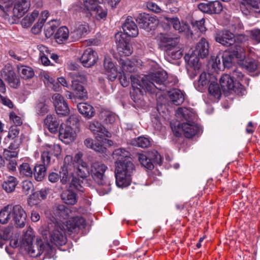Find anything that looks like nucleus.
<instances>
[{
	"instance_id": "obj_41",
	"label": "nucleus",
	"mask_w": 260,
	"mask_h": 260,
	"mask_svg": "<svg viewBox=\"0 0 260 260\" xmlns=\"http://www.w3.org/2000/svg\"><path fill=\"white\" fill-rule=\"evenodd\" d=\"M85 145L89 148H91L96 152L100 153H105L106 148L102 144L93 143V141L90 138H87L84 141Z\"/></svg>"
},
{
	"instance_id": "obj_57",
	"label": "nucleus",
	"mask_w": 260,
	"mask_h": 260,
	"mask_svg": "<svg viewBox=\"0 0 260 260\" xmlns=\"http://www.w3.org/2000/svg\"><path fill=\"white\" fill-rule=\"evenodd\" d=\"M167 54L170 56L172 59H178L180 58L182 55V51L176 47L173 49H171L166 52Z\"/></svg>"
},
{
	"instance_id": "obj_12",
	"label": "nucleus",
	"mask_w": 260,
	"mask_h": 260,
	"mask_svg": "<svg viewBox=\"0 0 260 260\" xmlns=\"http://www.w3.org/2000/svg\"><path fill=\"white\" fill-rule=\"evenodd\" d=\"M56 113L61 116H67L70 114V108L64 98L59 93H54L52 96Z\"/></svg>"
},
{
	"instance_id": "obj_44",
	"label": "nucleus",
	"mask_w": 260,
	"mask_h": 260,
	"mask_svg": "<svg viewBox=\"0 0 260 260\" xmlns=\"http://www.w3.org/2000/svg\"><path fill=\"white\" fill-rule=\"evenodd\" d=\"M119 63L121 66L123 73L124 72L132 73L135 70L134 63L127 58L125 59L120 58Z\"/></svg>"
},
{
	"instance_id": "obj_6",
	"label": "nucleus",
	"mask_w": 260,
	"mask_h": 260,
	"mask_svg": "<svg viewBox=\"0 0 260 260\" xmlns=\"http://www.w3.org/2000/svg\"><path fill=\"white\" fill-rule=\"evenodd\" d=\"M107 167L102 162L95 161L91 164L90 174L93 179L99 185L107 186V190L105 193L110 191L109 183L107 185L106 177L105 173L107 170Z\"/></svg>"
},
{
	"instance_id": "obj_31",
	"label": "nucleus",
	"mask_w": 260,
	"mask_h": 260,
	"mask_svg": "<svg viewBox=\"0 0 260 260\" xmlns=\"http://www.w3.org/2000/svg\"><path fill=\"white\" fill-rule=\"evenodd\" d=\"M130 156V152L123 148L115 149L112 154L113 159L116 160L115 162H123L125 159L129 160Z\"/></svg>"
},
{
	"instance_id": "obj_60",
	"label": "nucleus",
	"mask_w": 260,
	"mask_h": 260,
	"mask_svg": "<svg viewBox=\"0 0 260 260\" xmlns=\"http://www.w3.org/2000/svg\"><path fill=\"white\" fill-rule=\"evenodd\" d=\"M221 54H218L216 56H212L211 60V63L212 68L216 69H220L221 68Z\"/></svg>"
},
{
	"instance_id": "obj_35",
	"label": "nucleus",
	"mask_w": 260,
	"mask_h": 260,
	"mask_svg": "<svg viewBox=\"0 0 260 260\" xmlns=\"http://www.w3.org/2000/svg\"><path fill=\"white\" fill-rule=\"evenodd\" d=\"M53 212L56 216L66 219L69 216L71 211L64 205H57L54 206Z\"/></svg>"
},
{
	"instance_id": "obj_3",
	"label": "nucleus",
	"mask_w": 260,
	"mask_h": 260,
	"mask_svg": "<svg viewBox=\"0 0 260 260\" xmlns=\"http://www.w3.org/2000/svg\"><path fill=\"white\" fill-rule=\"evenodd\" d=\"M135 171V167L129 160L115 162V175L116 184L119 187L128 186L132 181V176Z\"/></svg>"
},
{
	"instance_id": "obj_21",
	"label": "nucleus",
	"mask_w": 260,
	"mask_h": 260,
	"mask_svg": "<svg viewBox=\"0 0 260 260\" xmlns=\"http://www.w3.org/2000/svg\"><path fill=\"white\" fill-rule=\"evenodd\" d=\"M89 18H95L97 20L104 19L107 15V10L106 8L101 5L95 6L89 11H85L84 14Z\"/></svg>"
},
{
	"instance_id": "obj_18",
	"label": "nucleus",
	"mask_w": 260,
	"mask_h": 260,
	"mask_svg": "<svg viewBox=\"0 0 260 260\" xmlns=\"http://www.w3.org/2000/svg\"><path fill=\"white\" fill-rule=\"evenodd\" d=\"M136 20L140 27L145 29H151L156 21L155 17L146 13L139 14Z\"/></svg>"
},
{
	"instance_id": "obj_51",
	"label": "nucleus",
	"mask_w": 260,
	"mask_h": 260,
	"mask_svg": "<svg viewBox=\"0 0 260 260\" xmlns=\"http://www.w3.org/2000/svg\"><path fill=\"white\" fill-rule=\"evenodd\" d=\"M208 90L210 94L214 96L215 98L219 99L221 95V90L219 85L217 83H211Z\"/></svg>"
},
{
	"instance_id": "obj_4",
	"label": "nucleus",
	"mask_w": 260,
	"mask_h": 260,
	"mask_svg": "<svg viewBox=\"0 0 260 260\" xmlns=\"http://www.w3.org/2000/svg\"><path fill=\"white\" fill-rule=\"evenodd\" d=\"M253 55L254 53L250 48H237L236 55L238 64L249 72L260 71V65L252 58Z\"/></svg>"
},
{
	"instance_id": "obj_17",
	"label": "nucleus",
	"mask_w": 260,
	"mask_h": 260,
	"mask_svg": "<svg viewBox=\"0 0 260 260\" xmlns=\"http://www.w3.org/2000/svg\"><path fill=\"white\" fill-rule=\"evenodd\" d=\"M88 128L94 135H97L100 138L111 137V134L98 121L93 120L89 122Z\"/></svg>"
},
{
	"instance_id": "obj_37",
	"label": "nucleus",
	"mask_w": 260,
	"mask_h": 260,
	"mask_svg": "<svg viewBox=\"0 0 260 260\" xmlns=\"http://www.w3.org/2000/svg\"><path fill=\"white\" fill-rule=\"evenodd\" d=\"M185 62L187 63L186 69L188 73L193 72L195 70V53L194 50H190L184 56Z\"/></svg>"
},
{
	"instance_id": "obj_45",
	"label": "nucleus",
	"mask_w": 260,
	"mask_h": 260,
	"mask_svg": "<svg viewBox=\"0 0 260 260\" xmlns=\"http://www.w3.org/2000/svg\"><path fill=\"white\" fill-rule=\"evenodd\" d=\"M71 76L73 78V80L72 81V88L73 90L77 89L78 86L81 85L79 82H84L86 80L85 76L79 73H71Z\"/></svg>"
},
{
	"instance_id": "obj_32",
	"label": "nucleus",
	"mask_w": 260,
	"mask_h": 260,
	"mask_svg": "<svg viewBox=\"0 0 260 260\" xmlns=\"http://www.w3.org/2000/svg\"><path fill=\"white\" fill-rule=\"evenodd\" d=\"M169 98L175 105L181 104L184 101L183 92L178 89H173L169 92Z\"/></svg>"
},
{
	"instance_id": "obj_46",
	"label": "nucleus",
	"mask_w": 260,
	"mask_h": 260,
	"mask_svg": "<svg viewBox=\"0 0 260 260\" xmlns=\"http://www.w3.org/2000/svg\"><path fill=\"white\" fill-rule=\"evenodd\" d=\"M39 16V12L35 10L30 15H27L21 21V24L24 27H29Z\"/></svg>"
},
{
	"instance_id": "obj_54",
	"label": "nucleus",
	"mask_w": 260,
	"mask_h": 260,
	"mask_svg": "<svg viewBox=\"0 0 260 260\" xmlns=\"http://www.w3.org/2000/svg\"><path fill=\"white\" fill-rule=\"evenodd\" d=\"M48 149L44 152H48L49 156H58L61 152L60 146L58 144L49 145L48 146Z\"/></svg>"
},
{
	"instance_id": "obj_53",
	"label": "nucleus",
	"mask_w": 260,
	"mask_h": 260,
	"mask_svg": "<svg viewBox=\"0 0 260 260\" xmlns=\"http://www.w3.org/2000/svg\"><path fill=\"white\" fill-rule=\"evenodd\" d=\"M210 13L218 14L222 11V6L219 1L210 2Z\"/></svg>"
},
{
	"instance_id": "obj_63",
	"label": "nucleus",
	"mask_w": 260,
	"mask_h": 260,
	"mask_svg": "<svg viewBox=\"0 0 260 260\" xmlns=\"http://www.w3.org/2000/svg\"><path fill=\"white\" fill-rule=\"evenodd\" d=\"M9 117L10 120L15 124V126L20 125L22 123L21 118L14 112L10 113Z\"/></svg>"
},
{
	"instance_id": "obj_10",
	"label": "nucleus",
	"mask_w": 260,
	"mask_h": 260,
	"mask_svg": "<svg viewBox=\"0 0 260 260\" xmlns=\"http://www.w3.org/2000/svg\"><path fill=\"white\" fill-rule=\"evenodd\" d=\"M73 116H70L67 121V124H62L59 131V139L64 143L69 144L73 142L77 136L76 132L70 126L68 125L70 122L71 123V120L73 119Z\"/></svg>"
},
{
	"instance_id": "obj_62",
	"label": "nucleus",
	"mask_w": 260,
	"mask_h": 260,
	"mask_svg": "<svg viewBox=\"0 0 260 260\" xmlns=\"http://www.w3.org/2000/svg\"><path fill=\"white\" fill-rule=\"evenodd\" d=\"M9 54L11 57L18 61H22L25 59V55L24 54H22L14 50L9 51Z\"/></svg>"
},
{
	"instance_id": "obj_16",
	"label": "nucleus",
	"mask_w": 260,
	"mask_h": 260,
	"mask_svg": "<svg viewBox=\"0 0 260 260\" xmlns=\"http://www.w3.org/2000/svg\"><path fill=\"white\" fill-rule=\"evenodd\" d=\"M98 56L96 52L91 48L86 49L80 58V61L86 68L93 66L97 61Z\"/></svg>"
},
{
	"instance_id": "obj_56",
	"label": "nucleus",
	"mask_w": 260,
	"mask_h": 260,
	"mask_svg": "<svg viewBox=\"0 0 260 260\" xmlns=\"http://www.w3.org/2000/svg\"><path fill=\"white\" fill-rule=\"evenodd\" d=\"M19 171L21 174H22L26 177H31L32 172L27 163H23L20 166Z\"/></svg>"
},
{
	"instance_id": "obj_20",
	"label": "nucleus",
	"mask_w": 260,
	"mask_h": 260,
	"mask_svg": "<svg viewBox=\"0 0 260 260\" xmlns=\"http://www.w3.org/2000/svg\"><path fill=\"white\" fill-rule=\"evenodd\" d=\"M88 29V25L85 22H78L73 30L70 34L72 41H76L84 36Z\"/></svg>"
},
{
	"instance_id": "obj_42",
	"label": "nucleus",
	"mask_w": 260,
	"mask_h": 260,
	"mask_svg": "<svg viewBox=\"0 0 260 260\" xmlns=\"http://www.w3.org/2000/svg\"><path fill=\"white\" fill-rule=\"evenodd\" d=\"M193 114V112L190 109L185 107H180L178 108L176 111V116L178 118L181 120H188Z\"/></svg>"
},
{
	"instance_id": "obj_64",
	"label": "nucleus",
	"mask_w": 260,
	"mask_h": 260,
	"mask_svg": "<svg viewBox=\"0 0 260 260\" xmlns=\"http://www.w3.org/2000/svg\"><path fill=\"white\" fill-rule=\"evenodd\" d=\"M55 29L56 26L54 25L46 26L45 28V36L47 38H50L54 33Z\"/></svg>"
},
{
	"instance_id": "obj_40",
	"label": "nucleus",
	"mask_w": 260,
	"mask_h": 260,
	"mask_svg": "<svg viewBox=\"0 0 260 260\" xmlns=\"http://www.w3.org/2000/svg\"><path fill=\"white\" fill-rule=\"evenodd\" d=\"M11 217H12V206L8 205L0 211V222L2 224L8 223Z\"/></svg>"
},
{
	"instance_id": "obj_36",
	"label": "nucleus",
	"mask_w": 260,
	"mask_h": 260,
	"mask_svg": "<svg viewBox=\"0 0 260 260\" xmlns=\"http://www.w3.org/2000/svg\"><path fill=\"white\" fill-rule=\"evenodd\" d=\"M181 129L184 136L191 138L195 135V125L193 122L188 121L181 124Z\"/></svg>"
},
{
	"instance_id": "obj_29",
	"label": "nucleus",
	"mask_w": 260,
	"mask_h": 260,
	"mask_svg": "<svg viewBox=\"0 0 260 260\" xmlns=\"http://www.w3.org/2000/svg\"><path fill=\"white\" fill-rule=\"evenodd\" d=\"M77 108L79 112L88 119L91 118L95 114L94 108L87 103H79Z\"/></svg>"
},
{
	"instance_id": "obj_48",
	"label": "nucleus",
	"mask_w": 260,
	"mask_h": 260,
	"mask_svg": "<svg viewBox=\"0 0 260 260\" xmlns=\"http://www.w3.org/2000/svg\"><path fill=\"white\" fill-rule=\"evenodd\" d=\"M132 144L141 148H147L150 145V140L144 137H139L132 141Z\"/></svg>"
},
{
	"instance_id": "obj_61",
	"label": "nucleus",
	"mask_w": 260,
	"mask_h": 260,
	"mask_svg": "<svg viewBox=\"0 0 260 260\" xmlns=\"http://www.w3.org/2000/svg\"><path fill=\"white\" fill-rule=\"evenodd\" d=\"M11 233L10 228H6L0 230V238L4 240H8L10 238Z\"/></svg>"
},
{
	"instance_id": "obj_33",
	"label": "nucleus",
	"mask_w": 260,
	"mask_h": 260,
	"mask_svg": "<svg viewBox=\"0 0 260 260\" xmlns=\"http://www.w3.org/2000/svg\"><path fill=\"white\" fill-rule=\"evenodd\" d=\"M19 146V143L16 144L11 143L9 147V149H5L3 153L4 158L6 161L16 159L18 155L17 149Z\"/></svg>"
},
{
	"instance_id": "obj_59",
	"label": "nucleus",
	"mask_w": 260,
	"mask_h": 260,
	"mask_svg": "<svg viewBox=\"0 0 260 260\" xmlns=\"http://www.w3.org/2000/svg\"><path fill=\"white\" fill-rule=\"evenodd\" d=\"M247 32L250 35L251 39L257 43H260V29H255Z\"/></svg>"
},
{
	"instance_id": "obj_52",
	"label": "nucleus",
	"mask_w": 260,
	"mask_h": 260,
	"mask_svg": "<svg viewBox=\"0 0 260 260\" xmlns=\"http://www.w3.org/2000/svg\"><path fill=\"white\" fill-rule=\"evenodd\" d=\"M241 3L252 7L256 12H260V0H241Z\"/></svg>"
},
{
	"instance_id": "obj_26",
	"label": "nucleus",
	"mask_w": 260,
	"mask_h": 260,
	"mask_svg": "<svg viewBox=\"0 0 260 260\" xmlns=\"http://www.w3.org/2000/svg\"><path fill=\"white\" fill-rule=\"evenodd\" d=\"M71 168L73 175H76L81 178H85L90 174L86 162L74 166L71 165Z\"/></svg>"
},
{
	"instance_id": "obj_14",
	"label": "nucleus",
	"mask_w": 260,
	"mask_h": 260,
	"mask_svg": "<svg viewBox=\"0 0 260 260\" xmlns=\"http://www.w3.org/2000/svg\"><path fill=\"white\" fill-rule=\"evenodd\" d=\"M12 217L17 227L24 226L27 215L21 206L17 205L12 207Z\"/></svg>"
},
{
	"instance_id": "obj_11",
	"label": "nucleus",
	"mask_w": 260,
	"mask_h": 260,
	"mask_svg": "<svg viewBox=\"0 0 260 260\" xmlns=\"http://www.w3.org/2000/svg\"><path fill=\"white\" fill-rule=\"evenodd\" d=\"M43 164L37 165L34 168V177L38 181H42L45 176L46 167L50 163V157L48 152H43L41 155Z\"/></svg>"
},
{
	"instance_id": "obj_58",
	"label": "nucleus",
	"mask_w": 260,
	"mask_h": 260,
	"mask_svg": "<svg viewBox=\"0 0 260 260\" xmlns=\"http://www.w3.org/2000/svg\"><path fill=\"white\" fill-rule=\"evenodd\" d=\"M22 190L26 194H29L34 189V185L31 181L24 180L22 182Z\"/></svg>"
},
{
	"instance_id": "obj_1",
	"label": "nucleus",
	"mask_w": 260,
	"mask_h": 260,
	"mask_svg": "<svg viewBox=\"0 0 260 260\" xmlns=\"http://www.w3.org/2000/svg\"><path fill=\"white\" fill-rule=\"evenodd\" d=\"M167 77V73L165 71H158L143 77L138 75H131L133 87V91H131V94L133 101L135 102L137 101V99L134 96V92L141 95L143 93L142 89L150 92H154L155 88L160 90H164V85Z\"/></svg>"
},
{
	"instance_id": "obj_50",
	"label": "nucleus",
	"mask_w": 260,
	"mask_h": 260,
	"mask_svg": "<svg viewBox=\"0 0 260 260\" xmlns=\"http://www.w3.org/2000/svg\"><path fill=\"white\" fill-rule=\"evenodd\" d=\"M209 75L205 73H203L201 74L199 79L198 90L200 91L206 88L209 83Z\"/></svg>"
},
{
	"instance_id": "obj_13",
	"label": "nucleus",
	"mask_w": 260,
	"mask_h": 260,
	"mask_svg": "<svg viewBox=\"0 0 260 260\" xmlns=\"http://www.w3.org/2000/svg\"><path fill=\"white\" fill-rule=\"evenodd\" d=\"M215 41L223 46L229 47L235 44V35L228 31H217L214 34Z\"/></svg>"
},
{
	"instance_id": "obj_9",
	"label": "nucleus",
	"mask_w": 260,
	"mask_h": 260,
	"mask_svg": "<svg viewBox=\"0 0 260 260\" xmlns=\"http://www.w3.org/2000/svg\"><path fill=\"white\" fill-rule=\"evenodd\" d=\"M220 84L224 91H233L238 94H244L245 89L241 84L235 82L229 75H222L220 79Z\"/></svg>"
},
{
	"instance_id": "obj_39",
	"label": "nucleus",
	"mask_w": 260,
	"mask_h": 260,
	"mask_svg": "<svg viewBox=\"0 0 260 260\" xmlns=\"http://www.w3.org/2000/svg\"><path fill=\"white\" fill-rule=\"evenodd\" d=\"M61 199L67 204L74 205L77 202L76 194L71 190H66L62 193Z\"/></svg>"
},
{
	"instance_id": "obj_30",
	"label": "nucleus",
	"mask_w": 260,
	"mask_h": 260,
	"mask_svg": "<svg viewBox=\"0 0 260 260\" xmlns=\"http://www.w3.org/2000/svg\"><path fill=\"white\" fill-rule=\"evenodd\" d=\"M45 126L52 133H55L58 131L59 122L55 116L48 115L44 121Z\"/></svg>"
},
{
	"instance_id": "obj_2",
	"label": "nucleus",
	"mask_w": 260,
	"mask_h": 260,
	"mask_svg": "<svg viewBox=\"0 0 260 260\" xmlns=\"http://www.w3.org/2000/svg\"><path fill=\"white\" fill-rule=\"evenodd\" d=\"M85 220L82 217H74L67 221L66 224L60 222L50 223L48 224L50 241L56 245H62L66 243L65 232L73 233L84 228Z\"/></svg>"
},
{
	"instance_id": "obj_49",
	"label": "nucleus",
	"mask_w": 260,
	"mask_h": 260,
	"mask_svg": "<svg viewBox=\"0 0 260 260\" xmlns=\"http://www.w3.org/2000/svg\"><path fill=\"white\" fill-rule=\"evenodd\" d=\"M48 12L44 11L42 13L41 18L39 19L38 22L32 28V31L34 33H38L43 26V24L48 17Z\"/></svg>"
},
{
	"instance_id": "obj_15",
	"label": "nucleus",
	"mask_w": 260,
	"mask_h": 260,
	"mask_svg": "<svg viewBox=\"0 0 260 260\" xmlns=\"http://www.w3.org/2000/svg\"><path fill=\"white\" fill-rule=\"evenodd\" d=\"M72 160V157L71 155H67L64 159V165L59 173L60 181L62 184H66L69 182L71 176L74 175L71 168V164H70V162Z\"/></svg>"
},
{
	"instance_id": "obj_19",
	"label": "nucleus",
	"mask_w": 260,
	"mask_h": 260,
	"mask_svg": "<svg viewBox=\"0 0 260 260\" xmlns=\"http://www.w3.org/2000/svg\"><path fill=\"white\" fill-rule=\"evenodd\" d=\"M11 69L10 64H7L5 66V69L2 70V73L5 74L6 80L8 81L10 86L16 88L20 85V79Z\"/></svg>"
},
{
	"instance_id": "obj_27",
	"label": "nucleus",
	"mask_w": 260,
	"mask_h": 260,
	"mask_svg": "<svg viewBox=\"0 0 260 260\" xmlns=\"http://www.w3.org/2000/svg\"><path fill=\"white\" fill-rule=\"evenodd\" d=\"M209 44L207 40L202 38L196 46V52L201 58L206 57L209 54Z\"/></svg>"
},
{
	"instance_id": "obj_34",
	"label": "nucleus",
	"mask_w": 260,
	"mask_h": 260,
	"mask_svg": "<svg viewBox=\"0 0 260 260\" xmlns=\"http://www.w3.org/2000/svg\"><path fill=\"white\" fill-rule=\"evenodd\" d=\"M70 37L68 28L62 26L58 28L55 34L54 39L58 44H62Z\"/></svg>"
},
{
	"instance_id": "obj_7",
	"label": "nucleus",
	"mask_w": 260,
	"mask_h": 260,
	"mask_svg": "<svg viewBox=\"0 0 260 260\" xmlns=\"http://www.w3.org/2000/svg\"><path fill=\"white\" fill-rule=\"evenodd\" d=\"M129 36L121 32L115 34V41L117 45V50L121 56H129L133 50L129 43Z\"/></svg>"
},
{
	"instance_id": "obj_5",
	"label": "nucleus",
	"mask_w": 260,
	"mask_h": 260,
	"mask_svg": "<svg viewBox=\"0 0 260 260\" xmlns=\"http://www.w3.org/2000/svg\"><path fill=\"white\" fill-rule=\"evenodd\" d=\"M34 237L29 234H25L22 240V244L31 257L40 256L45 250L50 248L48 243L42 240L37 239L35 243L32 244Z\"/></svg>"
},
{
	"instance_id": "obj_43",
	"label": "nucleus",
	"mask_w": 260,
	"mask_h": 260,
	"mask_svg": "<svg viewBox=\"0 0 260 260\" xmlns=\"http://www.w3.org/2000/svg\"><path fill=\"white\" fill-rule=\"evenodd\" d=\"M17 70L22 78L24 79L30 78L34 75L33 70L29 67L18 65Z\"/></svg>"
},
{
	"instance_id": "obj_47",
	"label": "nucleus",
	"mask_w": 260,
	"mask_h": 260,
	"mask_svg": "<svg viewBox=\"0 0 260 260\" xmlns=\"http://www.w3.org/2000/svg\"><path fill=\"white\" fill-rule=\"evenodd\" d=\"M166 19L169 22H170L173 26L174 28L179 32H182L184 31L187 28V25L186 24L181 25L178 18H168L166 17Z\"/></svg>"
},
{
	"instance_id": "obj_38",
	"label": "nucleus",
	"mask_w": 260,
	"mask_h": 260,
	"mask_svg": "<svg viewBox=\"0 0 260 260\" xmlns=\"http://www.w3.org/2000/svg\"><path fill=\"white\" fill-rule=\"evenodd\" d=\"M17 184V179L10 176L3 182L2 187L7 192H12L15 190Z\"/></svg>"
},
{
	"instance_id": "obj_22",
	"label": "nucleus",
	"mask_w": 260,
	"mask_h": 260,
	"mask_svg": "<svg viewBox=\"0 0 260 260\" xmlns=\"http://www.w3.org/2000/svg\"><path fill=\"white\" fill-rule=\"evenodd\" d=\"M124 33L130 37H136L138 36V29L131 17H128L122 27Z\"/></svg>"
},
{
	"instance_id": "obj_55",
	"label": "nucleus",
	"mask_w": 260,
	"mask_h": 260,
	"mask_svg": "<svg viewBox=\"0 0 260 260\" xmlns=\"http://www.w3.org/2000/svg\"><path fill=\"white\" fill-rule=\"evenodd\" d=\"M84 3V9H83V13H85V11H89L93 9L95 6H98L100 5V0H83Z\"/></svg>"
},
{
	"instance_id": "obj_25",
	"label": "nucleus",
	"mask_w": 260,
	"mask_h": 260,
	"mask_svg": "<svg viewBox=\"0 0 260 260\" xmlns=\"http://www.w3.org/2000/svg\"><path fill=\"white\" fill-rule=\"evenodd\" d=\"M30 6L29 0H18L15 5L14 13L17 17H21L28 11Z\"/></svg>"
},
{
	"instance_id": "obj_8",
	"label": "nucleus",
	"mask_w": 260,
	"mask_h": 260,
	"mask_svg": "<svg viewBox=\"0 0 260 260\" xmlns=\"http://www.w3.org/2000/svg\"><path fill=\"white\" fill-rule=\"evenodd\" d=\"M137 156L140 164L147 170H151L153 169L152 161L158 164L161 162L160 154L154 150L148 152L146 154L138 153Z\"/></svg>"
},
{
	"instance_id": "obj_24",
	"label": "nucleus",
	"mask_w": 260,
	"mask_h": 260,
	"mask_svg": "<svg viewBox=\"0 0 260 260\" xmlns=\"http://www.w3.org/2000/svg\"><path fill=\"white\" fill-rule=\"evenodd\" d=\"M158 39L165 48L166 51L174 48L179 43L177 38H171L165 34H160Z\"/></svg>"
},
{
	"instance_id": "obj_23",
	"label": "nucleus",
	"mask_w": 260,
	"mask_h": 260,
	"mask_svg": "<svg viewBox=\"0 0 260 260\" xmlns=\"http://www.w3.org/2000/svg\"><path fill=\"white\" fill-rule=\"evenodd\" d=\"M104 66L107 72L108 79L111 81H114L117 77L118 72L111 58L105 57Z\"/></svg>"
},
{
	"instance_id": "obj_28",
	"label": "nucleus",
	"mask_w": 260,
	"mask_h": 260,
	"mask_svg": "<svg viewBox=\"0 0 260 260\" xmlns=\"http://www.w3.org/2000/svg\"><path fill=\"white\" fill-rule=\"evenodd\" d=\"M235 50L233 52L230 51H225L223 53L221 56L222 64L225 68H230L232 66V63L236 57L237 48L238 47H241V46L235 45Z\"/></svg>"
}]
</instances>
